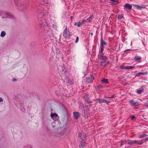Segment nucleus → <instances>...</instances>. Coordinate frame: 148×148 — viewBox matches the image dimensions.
Listing matches in <instances>:
<instances>
[{
  "label": "nucleus",
  "mask_w": 148,
  "mask_h": 148,
  "mask_svg": "<svg viewBox=\"0 0 148 148\" xmlns=\"http://www.w3.org/2000/svg\"><path fill=\"white\" fill-rule=\"evenodd\" d=\"M41 3L40 4L37 13L39 18L42 17L40 20L41 24L42 23L44 26H47L49 28L50 15L49 14L48 11L49 9L50 4L48 3L47 0H42Z\"/></svg>",
  "instance_id": "obj_1"
},
{
  "label": "nucleus",
  "mask_w": 148,
  "mask_h": 148,
  "mask_svg": "<svg viewBox=\"0 0 148 148\" xmlns=\"http://www.w3.org/2000/svg\"><path fill=\"white\" fill-rule=\"evenodd\" d=\"M106 46V42L103 40H101L100 44V50L99 51L98 57L101 61L100 63V65L102 66H105L106 64V61L107 60V58L106 56H104V53H103L104 48Z\"/></svg>",
  "instance_id": "obj_2"
},
{
  "label": "nucleus",
  "mask_w": 148,
  "mask_h": 148,
  "mask_svg": "<svg viewBox=\"0 0 148 148\" xmlns=\"http://www.w3.org/2000/svg\"><path fill=\"white\" fill-rule=\"evenodd\" d=\"M63 36L64 38L67 39H69L71 36L70 33L68 31L66 26L63 31Z\"/></svg>",
  "instance_id": "obj_3"
},
{
  "label": "nucleus",
  "mask_w": 148,
  "mask_h": 148,
  "mask_svg": "<svg viewBox=\"0 0 148 148\" xmlns=\"http://www.w3.org/2000/svg\"><path fill=\"white\" fill-rule=\"evenodd\" d=\"M130 104L132 106H138L139 105V103L135 101H134L132 100L130 101Z\"/></svg>",
  "instance_id": "obj_4"
},
{
  "label": "nucleus",
  "mask_w": 148,
  "mask_h": 148,
  "mask_svg": "<svg viewBox=\"0 0 148 148\" xmlns=\"http://www.w3.org/2000/svg\"><path fill=\"white\" fill-rule=\"evenodd\" d=\"M124 8L126 9L130 10L132 8V6L130 4L126 3L125 5Z\"/></svg>",
  "instance_id": "obj_5"
},
{
  "label": "nucleus",
  "mask_w": 148,
  "mask_h": 148,
  "mask_svg": "<svg viewBox=\"0 0 148 148\" xmlns=\"http://www.w3.org/2000/svg\"><path fill=\"white\" fill-rule=\"evenodd\" d=\"M133 5L135 8L138 9H140L143 8V6L142 5H139L134 4Z\"/></svg>",
  "instance_id": "obj_6"
},
{
  "label": "nucleus",
  "mask_w": 148,
  "mask_h": 148,
  "mask_svg": "<svg viewBox=\"0 0 148 148\" xmlns=\"http://www.w3.org/2000/svg\"><path fill=\"white\" fill-rule=\"evenodd\" d=\"M79 113L78 112H73L74 119H77L79 117Z\"/></svg>",
  "instance_id": "obj_7"
},
{
  "label": "nucleus",
  "mask_w": 148,
  "mask_h": 148,
  "mask_svg": "<svg viewBox=\"0 0 148 148\" xmlns=\"http://www.w3.org/2000/svg\"><path fill=\"white\" fill-rule=\"evenodd\" d=\"M5 14L6 16H2V17L4 18H12V16L10 14L8 13H5Z\"/></svg>",
  "instance_id": "obj_8"
},
{
  "label": "nucleus",
  "mask_w": 148,
  "mask_h": 148,
  "mask_svg": "<svg viewBox=\"0 0 148 148\" xmlns=\"http://www.w3.org/2000/svg\"><path fill=\"white\" fill-rule=\"evenodd\" d=\"M51 116L53 119L55 120L57 119V117H58V115L56 114H51Z\"/></svg>",
  "instance_id": "obj_9"
},
{
  "label": "nucleus",
  "mask_w": 148,
  "mask_h": 148,
  "mask_svg": "<svg viewBox=\"0 0 148 148\" xmlns=\"http://www.w3.org/2000/svg\"><path fill=\"white\" fill-rule=\"evenodd\" d=\"M45 32L46 34H45V35L46 36H48L50 35L52 33V31L50 29H49V30H48L47 31L46 30Z\"/></svg>",
  "instance_id": "obj_10"
},
{
  "label": "nucleus",
  "mask_w": 148,
  "mask_h": 148,
  "mask_svg": "<svg viewBox=\"0 0 148 148\" xmlns=\"http://www.w3.org/2000/svg\"><path fill=\"white\" fill-rule=\"evenodd\" d=\"M134 143L136 145H141L143 143L142 141L136 140H134Z\"/></svg>",
  "instance_id": "obj_11"
},
{
  "label": "nucleus",
  "mask_w": 148,
  "mask_h": 148,
  "mask_svg": "<svg viewBox=\"0 0 148 148\" xmlns=\"http://www.w3.org/2000/svg\"><path fill=\"white\" fill-rule=\"evenodd\" d=\"M82 24L81 22H75V25L77 26L78 27H80L82 26Z\"/></svg>",
  "instance_id": "obj_12"
},
{
  "label": "nucleus",
  "mask_w": 148,
  "mask_h": 148,
  "mask_svg": "<svg viewBox=\"0 0 148 148\" xmlns=\"http://www.w3.org/2000/svg\"><path fill=\"white\" fill-rule=\"evenodd\" d=\"M127 143L128 144L130 145H132L135 144L134 143V140H129L127 142Z\"/></svg>",
  "instance_id": "obj_13"
},
{
  "label": "nucleus",
  "mask_w": 148,
  "mask_h": 148,
  "mask_svg": "<svg viewBox=\"0 0 148 148\" xmlns=\"http://www.w3.org/2000/svg\"><path fill=\"white\" fill-rule=\"evenodd\" d=\"M99 101L100 103H107V101L106 100L102 99H99Z\"/></svg>",
  "instance_id": "obj_14"
},
{
  "label": "nucleus",
  "mask_w": 148,
  "mask_h": 148,
  "mask_svg": "<svg viewBox=\"0 0 148 148\" xmlns=\"http://www.w3.org/2000/svg\"><path fill=\"white\" fill-rule=\"evenodd\" d=\"M86 145L85 142L84 141H82L81 142V144L79 145L80 147H84Z\"/></svg>",
  "instance_id": "obj_15"
},
{
  "label": "nucleus",
  "mask_w": 148,
  "mask_h": 148,
  "mask_svg": "<svg viewBox=\"0 0 148 148\" xmlns=\"http://www.w3.org/2000/svg\"><path fill=\"white\" fill-rule=\"evenodd\" d=\"M134 59L136 61H137L138 60H140L141 59V58L139 56H135Z\"/></svg>",
  "instance_id": "obj_16"
},
{
  "label": "nucleus",
  "mask_w": 148,
  "mask_h": 148,
  "mask_svg": "<svg viewBox=\"0 0 148 148\" xmlns=\"http://www.w3.org/2000/svg\"><path fill=\"white\" fill-rule=\"evenodd\" d=\"M143 91V90L142 88L140 89L137 91V92L138 94H141Z\"/></svg>",
  "instance_id": "obj_17"
},
{
  "label": "nucleus",
  "mask_w": 148,
  "mask_h": 148,
  "mask_svg": "<svg viewBox=\"0 0 148 148\" xmlns=\"http://www.w3.org/2000/svg\"><path fill=\"white\" fill-rule=\"evenodd\" d=\"M93 16V15H91L87 19L88 21L89 22L91 21Z\"/></svg>",
  "instance_id": "obj_18"
},
{
  "label": "nucleus",
  "mask_w": 148,
  "mask_h": 148,
  "mask_svg": "<svg viewBox=\"0 0 148 148\" xmlns=\"http://www.w3.org/2000/svg\"><path fill=\"white\" fill-rule=\"evenodd\" d=\"M6 33L5 32L3 31L1 32V36L2 37H4Z\"/></svg>",
  "instance_id": "obj_19"
},
{
  "label": "nucleus",
  "mask_w": 148,
  "mask_h": 148,
  "mask_svg": "<svg viewBox=\"0 0 148 148\" xmlns=\"http://www.w3.org/2000/svg\"><path fill=\"white\" fill-rule=\"evenodd\" d=\"M102 82L104 83H108V79H103L102 80Z\"/></svg>",
  "instance_id": "obj_20"
},
{
  "label": "nucleus",
  "mask_w": 148,
  "mask_h": 148,
  "mask_svg": "<svg viewBox=\"0 0 148 148\" xmlns=\"http://www.w3.org/2000/svg\"><path fill=\"white\" fill-rule=\"evenodd\" d=\"M134 68L133 66H126V69H132Z\"/></svg>",
  "instance_id": "obj_21"
},
{
  "label": "nucleus",
  "mask_w": 148,
  "mask_h": 148,
  "mask_svg": "<svg viewBox=\"0 0 148 148\" xmlns=\"http://www.w3.org/2000/svg\"><path fill=\"white\" fill-rule=\"evenodd\" d=\"M86 97V99L85 100H87L88 99V95H87V94H86L85 95V96L84 97V98H85Z\"/></svg>",
  "instance_id": "obj_22"
},
{
  "label": "nucleus",
  "mask_w": 148,
  "mask_h": 148,
  "mask_svg": "<svg viewBox=\"0 0 148 148\" xmlns=\"http://www.w3.org/2000/svg\"><path fill=\"white\" fill-rule=\"evenodd\" d=\"M120 68L121 69H126V66H120Z\"/></svg>",
  "instance_id": "obj_23"
},
{
  "label": "nucleus",
  "mask_w": 148,
  "mask_h": 148,
  "mask_svg": "<svg viewBox=\"0 0 148 148\" xmlns=\"http://www.w3.org/2000/svg\"><path fill=\"white\" fill-rule=\"evenodd\" d=\"M146 136L145 135H141L139 137L140 138H143Z\"/></svg>",
  "instance_id": "obj_24"
},
{
  "label": "nucleus",
  "mask_w": 148,
  "mask_h": 148,
  "mask_svg": "<svg viewBox=\"0 0 148 148\" xmlns=\"http://www.w3.org/2000/svg\"><path fill=\"white\" fill-rule=\"evenodd\" d=\"M88 21V20L87 19H84V20H83L82 21V22H81L82 23V24H83V23L84 22H85L86 21Z\"/></svg>",
  "instance_id": "obj_25"
},
{
  "label": "nucleus",
  "mask_w": 148,
  "mask_h": 148,
  "mask_svg": "<svg viewBox=\"0 0 148 148\" xmlns=\"http://www.w3.org/2000/svg\"><path fill=\"white\" fill-rule=\"evenodd\" d=\"M145 105L147 107H148V101H147L145 103Z\"/></svg>",
  "instance_id": "obj_26"
},
{
  "label": "nucleus",
  "mask_w": 148,
  "mask_h": 148,
  "mask_svg": "<svg viewBox=\"0 0 148 148\" xmlns=\"http://www.w3.org/2000/svg\"><path fill=\"white\" fill-rule=\"evenodd\" d=\"M79 37L78 36H77L76 38V41L75 42L76 43H77L78 42V41H79Z\"/></svg>",
  "instance_id": "obj_27"
},
{
  "label": "nucleus",
  "mask_w": 148,
  "mask_h": 148,
  "mask_svg": "<svg viewBox=\"0 0 148 148\" xmlns=\"http://www.w3.org/2000/svg\"><path fill=\"white\" fill-rule=\"evenodd\" d=\"M87 114H88V112H87L85 114H84V115H85V118H87L88 117V115H87Z\"/></svg>",
  "instance_id": "obj_28"
},
{
  "label": "nucleus",
  "mask_w": 148,
  "mask_h": 148,
  "mask_svg": "<svg viewBox=\"0 0 148 148\" xmlns=\"http://www.w3.org/2000/svg\"><path fill=\"white\" fill-rule=\"evenodd\" d=\"M90 78H87V79H86V81H87V82H92V81H90L89 80H90Z\"/></svg>",
  "instance_id": "obj_29"
},
{
  "label": "nucleus",
  "mask_w": 148,
  "mask_h": 148,
  "mask_svg": "<svg viewBox=\"0 0 148 148\" xmlns=\"http://www.w3.org/2000/svg\"><path fill=\"white\" fill-rule=\"evenodd\" d=\"M131 117L132 119V120L134 119V118H135V116L133 115L131 116Z\"/></svg>",
  "instance_id": "obj_30"
},
{
  "label": "nucleus",
  "mask_w": 148,
  "mask_h": 148,
  "mask_svg": "<svg viewBox=\"0 0 148 148\" xmlns=\"http://www.w3.org/2000/svg\"><path fill=\"white\" fill-rule=\"evenodd\" d=\"M82 134L81 133H79L78 134V137H81L82 136Z\"/></svg>",
  "instance_id": "obj_31"
},
{
  "label": "nucleus",
  "mask_w": 148,
  "mask_h": 148,
  "mask_svg": "<svg viewBox=\"0 0 148 148\" xmlns=\"http://www.w3.org/2000/svg\"><path fill=\"white\" fill-rule=\"evenodd\" d=\"M91 78L92 79H94V77L93 76V75H91Z\"/></svg>",
  "instance_id": "obj_32"
},
{
  "label": "nucleus",
  "mask_w": 148,
  "mask_h": 148,
  "mask_svg": "<svg viewBox=\"0 0 148 148\" xmlns=\"http://www.w3.org/2000/svg\"><path fill=\"white\" fill-rule=\"evenodd\" d=\"M62 71L63 72L65 71V69L64 67H62Z\"/></svg>",
  "instance_id": "obj_33"
},
{
  "label": "nucleus",
  "mask_w": 148,
  "mask_h": 148,
  "mask_svg": "<svg viewBox=\"0 0 148 148\" xmlns=\"http://www.w3.org/2000/svg\"><path fill=\"white\" fill-rule=\"evenodd\" d=\"M3 101V99L1 97H0V102H2Z\"/></svg>",
  "instance_id": "obj_34"
},
{
  "label": "nucleus",
  "mask_w": 148,
  "mask_h": 148,
  "mask_svg": "<svg viewBox=\"0 0 148 148\" xmlns=\"http://www.w3.org/2000/svg\"><path fill=\"white\" fill-rule=\"evenodd\" d=\"M144 73H139V74H141L142 75H143L144 74Z\"/></svg>",
  "instance_id": "obj_35"
},
{
  "label": "nucleus",
  "mask_w": 148,
  "mask_h": 148,
  "mask_svg": "<svg viewBox=\"0 0 148 148\" xmlns=\"http://www.w3.org/2000/svg\"><path fill=\"white\" fill-rule=\"evenodd\" d=\"M114 96L112 95L111 97H108V98H114Z\"/></svg>",
  "instance_id": "obj_36"
},
{
  "label": "nucleus",
  "mask_w": 148,
  "mask_h": 148,
  "mask_svg": "<svg viewBox=\"0 0 148 148\" xmlns=\"http://www.w3.org/2000/svg\"><path fill=\"white\" fill-rule=\"evenodd\" d=\"M110 103V102L108 101H107V103H106L107 104H108Z\"/></svg>",
  "instance_id": "obj_37"
},
{
  "label": "nucleus",
  "mask_w": 148,
  "mask_h": 148,
  "mask_svg": "<svg viewBox=\"0 0 148 148\" xmlns=\"http://www.w3.org/2000/svg\"><path fill=\"white\" fill-rule=\"evenodd\" d=\"M124 143L123 142H122L121 143V145H123V144Z\"/></svg>",
  "instance_id": "obj_38"
},
{
  "label": "nucleus",
  "mask_w": 148,
  "mask_h": 148,
  "mask_svg": "<svg viewBox=\"0 0 148 148\" xmlns=\"http://www.w3.org/2000/svg\"><path fill=\"white\" fill-rule=\"evenodd\" d=\"M99 88H101V85H100L99 86Z\"/></svg>",
  "instance_id": "obj_39"
},
{
  "label": "nucleus",
  "mask_w": 148,
  "mask_h": 148,
  "mask_svg": "<svg viewBox=\"0 0 148 148\" xmlns=\"http://www.w3.org/2000/svg\"><path fill=\"white\" fill-rule=\"evenodd\" d=\"M111 1H115V0H110Z\"/></svg>",
  "instance_id": "obj_40"
},
{
  "label": "nucleus",
  "mask_w": 148,
  "mask_h": 148,
  "mask_svg": "<svg viewBox=\"0 0 148 148\" xmlns=\"http://www.w3.org/2000/svg\"><path fill=\"white\" fill-rule=\"evenodd\" d=\"M141 75V74H139V73L138 74V75Z\"/></svg>",
  "instance_id": "obj_41"
},
{
  "label": "nucleus",
  "mask_w": 148,
  "mask_h": 148,
  "mask_svg": "<svg viewBox=\"0 0 148 148\" xmlns=\"http://www.w3.org/2000/svg\"><path fill=\"white\" fill-rule=\"evenodd\" d=\"M15 80H16L15 79H13V81H15Z\"/></svg>",
  "instance_id": "obj_42"
},
{
  "label": "nucleus",
  "mask_w": 148,
  "mask_h": 148,
  "mask_svg": "<svg viewBox=\"0 0 148 148\" xmlns=\"http://www.w3.org/2000/svg\"><path fill=\"white\" fill-rule=\"evenodd\" d=\"M92 34H93L92 33H91V35H92Z\"/></svg>",
  "instance_id": "obj_43"
},
{
  "label": "nucleus",
  "mask_w": 148,
  "mask_h": 148,
  "mask_svg": "<svg viewBox=\"0 0 148 148\" xmlns=\"http://www.w3.org/2000/svg\"><path fill=\"white\" fill-rule=\"evenodd\" d=\"M69 83H70V84H72V83H70L69 82Z\"/></svg>",
  "instance_id": "obj_44"
}]
</instances>
